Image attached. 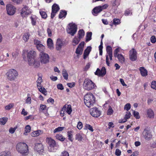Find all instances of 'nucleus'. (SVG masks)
I'll return each mask as SVG.
<instances>
[{"instance_id":"1","label":"nucleus","mask_w":156,"mask_h":156,"mask_svg":"<svg viewBox=\"0 0 156 156\" xmlns=\"http://www.w3.org/2000/svg\"><path fill=\"white\" fill-rule=\"evenodd\" d=\"M17 151L22 155H27L29 154L28 146L27 144L23 142H19L16 145Z\"/></svg>"},{"instance_id":"2","label":"nucleus","mask_w":156,"mask_h":156,"mask_svg":"<svg viewBox=\"0 0 156 156\" xmlns=\"http://www.w3.org/2000/svg\"><path fill=\"white\" fill-rule=\"evenodd\" d=\"M84 101L85 105L88 107H91L95 102V98L91 93L86 94L84 96Z\"/></svg>"},{"instance_id":"3","label":"nucleus","mask_w":156,"mask_h":156,"mask_svg":"<svg viewBox=\"0 0 156 156\" xmlns=\"http://www.w3.org/2000/svg\"><path fill=\"white\" fill-rule=\"evenodd\" d=\"M36 55V52L33 50L28 51L27 50H25L23 52V58L25 60L26 58V57L27 56V61L28 63L32 61L34 59V57Z\"/></svg>"},{"instance_id":"4","label":"nucleus","mask_w":156,"mask_h":156,"mask_svg":"<svg viewBox=\"0 0 156 156\" xmlns=\"http://www.w3.org/2000/svg\"><path fill=\"white\" fill-rule=\"evenodd\" d=\"M84 88L88 90H92L96 87L95 84L91 80L89 79H86L83 83Z\"/></svg>"},{"instance_id":"5","label":"nucleus","mask_w":156,"mask_h":156,"mask_svg":"<svg viewBox=\"0 0 156 156\" xmlns=\"http://www.w3.org/2000/svg\"><path fill=\"white\" fill-rule=\"evenodd\" d=\"M8 79L10 80H14L18 76V72L14 69H9L6 74Z\"/></svg>"},{"instance_id":"6","label":"nucleus","mask_w":156,"mask_h":156,"mask_svg":"<svg viewBox=\"0 0 156 156\" xmlns=\"http://www.w3.org/2000/svg\"><path fill=\"white\" fill-rule=\"evenodd\" d=\"M107 52L106 57V63L108 66H110V62L112 60V48L110 46H108L106 48Z\"/></svg>"},{"instance_id":"7","label":"nucleus","mask_w":156,"mask_h":156,"mask_svg":"<svg viewBox=\"0 0 156 156\" xmlns=\"http://www.w3.org/2000/svg\"><path fill=\"white\" fill-rule=\"evenodd\" d=\"M39 59L42 64H46L48 63L49 61V55L44 52H40L39 54Z\"/></svg>"},{"instance_id":"8","label":"nucleus","mask_w":156,"mask_h":156,"mask_svg":"<svg viewBox=\"0 0 156 156\" xmlns=\"http://www.w3.org/2000/svg\"><path fill=\"white\" fill-rule=\"evenodd\" d=\"M77 31V26L75 24L70 23L69 24L67 29V32L72 36L74 35Z\"/></svg>"},{"instance_id":"9","label":"nucleus","mask_w":156,"mask_h":156,"mask_svg":"<svg viewBox=\"0 0 156 156\" xmlns=\"http://www.w3.org/2000/svg\"><path fill=\"white\" fill-rule=\"evenodd\" d=\"M46 141L49 145V150L50 152L54 151V148L56 147V144L54 140L51 137H47L46 139Z\"/></svg>"},{"instance_id":"10","label":"nucleus","mask_w":156,"mask_h":156,"mask_svg":"<svg viewBox=\"0 0 156 156\" xmlns=\"http://www.w3.org/2000/svg\"><path fill=\"white\" fill-rule=\"evenodd\" d=\"M7 14L10 16L13 15L16 11V8L12 4H8L6 5Z\"/></svg>"},{"instance_id":"11","label":"nucleus","mask_w":156,"mask_h":156,"mask_svg":"<svg viewBox=\"0 0 156 156\" xmlns=\"http://www.w3.org/2000/svg\"><path fill=\"white\" fill-rule=\"evenodd\" d=\"M34 44L36 45L37 49L39 51L41 52H44L45 49V47L41 44L40 41L37 39H34Z\"/></svg>"},{"instance_id":"12","label":"nucleus","mask_w":156,"mask_h":156,"mask_svg":"<svg viewBox=\"0 0 156 156\" xmlns=\"http://www.w3.org/2000/svg\"><path fill=\"white\" fill-rule=\"evenodd\" d=\"M108 4H105L102 6H99L95 7L92 11V13L94 15H95L101 11L102 10L106 9L108 7Z\"/></svg>"},{"instance_id":"13","label":"nucleus","mask_w":156,"mask_h":156,"mask_svg":"<svg viewBox=\"0 0 156 156\" xmlns=\"http://www.w3.org/2000/svg\"><path fill=\"white\" fill-rule=\"evenodd\" d=\"M31 12L28 7L25 6L21 10L20 15L23 17H26Z\"/></svg>"},{"instance_id":"14","label":"nucleus","mask_w":156,"mask_h":156,"mask_svg":"<svg viewBox=\"0 0 156 156\" xmlns=\"http://www.w3.org/2000/svg\"><path fill=\"white\" fill-rule=\"evenodd\" d=\"M143 136L146 140H149L152 138V135L150 130L145 129L143 132Z\"/></svg>"},{"instance_id":"15","label":"nucleus","mask_w":156,"mask_h":156,"mask_svg":"<svg viewBox=\"0 0 156 156\" xmlns=\"http://www.w3.org/2000/svg\"><path fill=\"white\" fill-rule=\"evenodd\" d=\"M91 115L95 117H99L101 114V112L96 107L91 108L90 110Z\"/></svg>"},{"instance_id":"16","label":"nucleus","mask_w":156,"mask_h":156,"mask_svg":"<svg viewBox=\"0 0 156 156\" xmlns=\"http://www.w3.org/2000/svg\"><path fill=\"white\" fill-rule=\"evenodd\" d=\"M59 7L58 5L56 4H54L52 6V12L51 14V18H53L55 16L56 13L58 11Z\"/></svg>"},{"instance_id":"17","label":"nucleus","mask_w":156,"mask_h":156,"mask_svg":"<svg viewBox=\"0 0 156 156\" xmlns=\"http://www.w3.org/2000/svg\"><path fill=\"white\" fill-rule=\"evenodd\" d=\"M129 58L132 61H134L137 58V52L136 50L133 48L129 51Z\"/></svg>"},{"instance_id":"18","label":"nucleus","mask_w":156,"mask_h":156,"mask_svg":"<svg viewBox=\"0 0 156 156\" xmlns=\"http://www.w3.org/2000/svg\"><path fill=\"white\" fill-rule=\"evenodd\" d=\"M106 73V69L105 67H102L101 70L99 68H98L95 73V74L98 76H103Z\"/></svg>"},{"instance_id":"19","label":"nucleus","mask_w":156,"mask_h":156,"mask_svg":"<svg viewBox=\"0 0 156 156\" xmlns=\"http://www.w3.org/2000/svg\"><path fill=\"white\" fill-rule=\"evenodd\" d=\"M64 43L60 39H58L56 43V49L57 51H60Z\"/></svg>"},{"instance_id":"20","label":"nucleus","mask_w":156,"mask_h":156,"mask_svg":"<svg viewBox=\"0 0 156 156\" xmlns=\"http://www.w3.org/2000/svg\"><path fill=\"white\" fill-rule=\"evenodd\" d=\"M30 66H33L34 68H38L40 66V62L37 60L34 59L32 61L28 63Z\"/></svg>"},{"instance_id":"21","label":"nucleus","mask_w":156,"mask_h":156,"mask_svg":"<svg viewBox=\"0 0 156 156\" xmlns=\"http://www.w3.org/2000/svg\"><path fill=\"white\" fill-rule=\"evenodd\" d=\"M34 149L39 153L42 152L43 151L42 144L40 143L36 144L35 145Z\"/></svg>"},{"instance_id":"22","label":"nucleus","mask_w":156,"mask_h":156,"mask_svg":"<svg viewBox=\"0 0 156 156\" xmlns=\"http://www.w3.org/2000/svg\"><path fill=\"white\" fill-rule=\"evenodd\" d=\"M131 115V114L129 112H126L124 118L122 120H119V122L120 123H124L126 122L127 120L130 118Z\"/></svg>"},{"instance_id":"23","label":"nucleus","mask_w":156,"mask_h":156,"mask_svg":"<svg viewBox=\"0 0 156 156\" xmlns=\"http://www.w3.org/2000/svg\"><path fill=\"white\" fill-rule=\"evenodd\" d=\"M147 117L151 119H153L154 117V113L153 111L151 108L147 110Z\"/></svg>"},{"instance_id":"24","label":"nucleus","mask_w":156,"mask_h":156,"mask_svg":"<svg viewBox=\"0 0 156 156\" xmlns=\"http://www.w3.org/2000/svg\"><path fill=\"white\" fill-rule=\"evenodd\" d=\"M48 48L51 50L54 49V44L52 40L50 38H48L47 41Z\"/></svg>"},{"instance_id":"25","label":"nucleus","mask_w":156,"mask_h":156,"mask_svg":"<svg viewBox=\"0 0 156 156\" xmlns=\"http://www.w3.org/2000/svg\"><path fill=\"white\" fill-rule=\"evenodd\" d=\"M63 110H65L68 114L70 115L72 111L70 105H65L63 107Z\"/></svg>"},{"instance_id":"26","label":"nucleus","mask_w":156,"mask_h":156,"mask_svg":"<svg viewBox=\"0 0 156 156\" xmlns=\"http://www.w3.org/2000/svg\"><path fill=\"white\" fill-rule=\"evenodd\" d=\"M43 133V131L41 130H38L34 131L31 133V135L32 137H36L39 136Z\"/></svg>"},{"instance_id":"27","label":"nucleus","mask_w":156,"mask_h":156,"mask_svg":"<svg viewBox=\"0 0 156 156\" xmlns=\"http://www.w3.org/2000/svg\"><path fill=\"white\" fill-rule=\"evenodd\" d=\"M117 58L119 62L122 64H123L125 62V58L124 56L121 54L118 55L115 57Z\"/></svg>"},{"instance_id":"28","label":"nucleus","mask_w":156,"mask_h":156,"mask_svg":"<svg viewBox=\"0 0 156 156\" xmlns=\"http://www.w3.org/2000/svg\"><path fill=\"white\" fill-rule=\"evenodd\" d=\"M91 48L89 46L87 47V48L85 50L83 53V58L85 59L87 57L88 55L90 52L91 51Z\"/></svg>"},{"instance_id":"29","label":"nucleus","mask_w":156,"mask_h":156,"mask_svg":"<svg viewBox=\"0 0 156 156\" xmlns=\"http://www.w3.org/2000/svg\"><path fill=\"white\" fill-rule=\"evenodd\" d=\"M38 90L42 94L45 95L47 94V91L41 85L37 86Z\"/></svg>"},{"instance_id":"30","label":"nucleus","mask_w":156,"mask_h":156,"mask_svg":"<svg viewBox=\"0 0 156 156\" xmlns=\"http://www.w3.org/2000/svg\"><path fill=\"white\" fill-rule=\"evenodd\" d=\"M140 70L141 75L143 76H145L147 74V71L143 67H141L140 68Z\"/></svg>"},{"instance_id":"31","label":"nucleus","mask_w":156,"mask_h":156,"mask_svg":"<svg viewBox=\"0 0 156 156\" xmlns=\"http://www.w3.org/2000/svg\"><path fill=\"white\" fill-rule=\"evenodd\" d=\"M30 19L31 20V23L32 25L34 26L36 24L37 18L35 16H32Z\"/></svg>"},{"instance_id":"32","label":"nucleus","mask_w":156,"mask_h":156,"mask_svg":"<svg viewBox=\"0 0 156 156\" xmlns=\"http://www.w3.org/2000/svg\"><path fill=\"white\" fill-rule=\"evenodd\" d=\"M24 132L23 133L24 135H27L28 133L30 132L31 130V127L29 125L26 126L24 129Z\"/></svg>"},{"instance_id":"33","label":"nucleus","mask_w":156,"mask_h":156,"mask_svg":"<svg viewBox=\"0 0 156 156\" xmlns=\"http://www.w3.org/2000/svg\"><path fill=\"white\" fill-rule=\"evenodd\" d=\"M62 76L65 79L67 80L68 79V74L67 71L65 69H63L62 71Z\"/></svg>"},{"instance_id":"34","label":"nucleus","mask_w":156,"mask_h":156,"mask_svg":"<svg viewBox=\"0 0 156 156\" xmlns=\"http://www.w3.org/2000/svg\"><path fill=\"white\" fill-rule=\"evenodd\" d=\"M80 40V39L79 38L77 37H75L72 41L73 45L75 46L79 42Z\"/></svg>"},{"instance_id":"35","label":"nucleus","mask_w":156,"mask_h":156,"mask_svg":"<svg viewBox=\"0 0 156 156\" xmlns=\"http://www.w3.org/2000/svg\"><path fill=\"white\" fill-rule=\"evenodd\" d=\"M78 38L81 39L84 36V31L83 30H80L78 31Z\"/></svg>"},{"instance_id":"36","label":"nucleus","mask_w":156,"mask_h":156,"mask_svg":"<svg viewBox=\"0 0 156 156\" xmlns=\"http://www.w3.org/2000/svg\"><path fill=\"white\" fill-rule=\"evenodd\" d=\"M30 36V34L28 33H25L24 34L23 36V38L25 42H27L28 41Z\"/></svg>"},{"instance_id":"37","label":"nucleus","mask_w":156,"mask_h":156,"mask_svg":"<svg viewBox=\"0 0 156 156\" xmlns=\"http://www.w3.org/2000/svg\"><path fill=\"white\" fill-rule=\"evenodd\" d=\"M56 139L62 141H64L65 138L60 134H57L56 136Z\"/></svg>"},{"instance_id":"38","label":"nucleus","mask_w":156,"mask_h":156,"mask_svg":"<svg viewBox=\"0 0 156 156\" xmlns=\"http://www.w3.org/2000/svg\"><path fill=\"white\" fill-rule=\"evenodd\" d=\"M84 129L85 130L88 129L89 130L92 132L94 131L93 127L91 125L87 124H86L85 125Z\"/></svg>"},{"instance_id":"39","label":"nucleus","mask_w":156,"mask_h":156,"mask_svg":"<svg viewBox=\"0 0 156 156\" xmlns=\"http://www.w3.org/2000/svg\"><path fill=\"white\" fill-rule=\"evenodd\" d=\"M92 33L91 32H87L86 36V41L87 42L91 39Z\"/></svg>"},{"instance_id":"40","label":"nucleus","mask_w":156,"mask_h":156,"mask_svg":"<svg viewBox=\"0 0 156 156\" xmlns=\"http://www.w3.org/2000/svg\"><path fill=\"white\" fill-rule=\"evenodd\" d=\"M8 119V118L6 117L0 119V124L4 125L7 122Z\"/></svg>"},{"instance_id":"41","label":"nucleus","mask_w":156,"mask_h":156,"mask_svg":"<svg viewBox=\"0 0 156 156\" xmlns=\"http://www.w3.org/2000/svg\"><path fill=\"white\" fill-rule=\"evenodd\" d=\"M14 106V104L13 103H10L6 106L5 107V110H9L12 108Z\"/></svg>"},{"instance_id":"42","label":"nucleus","mask_w":156,"mask_h":156,"mask_svg":"<svg viewBox=\"0 0 156 156\" xmlns=\"http://www.w3.org/2000/svg\"><path fill=\"white\" fill-rule=\"evenodd\" d=\"M64 128L65 127H58L54 130L53 132L55 133L61 131L64 129Z\"/></svg>"},{"instance_id":"43","label":"nucleus","mask_w":156,"mask_h":156,"mask_svg":"<svg viewBox=\"0 0 156 156\" xmlns=\"http://www.w3.org/2000/svg\"><path fill=\"white\" fill-rule=\"evenodd\" d=\"M26 103L27 104H30L31 103V99L29 94H27V97L25 101Z\"/></svg>"},{"instance_id":"44","label":"nucleus","mask_w":156,"mask_h":156,"mask_svg":"<svg viewBox=\"0 0 156 156\" xmlns=\"http://www.w3.org/2000/svg\"><path fill=\"white\" fill-rule=\"evenodd\" d=\"M73 132L71 131H69L67 132V135L69 139L72 141H73L72 136H73Z\"/></svg>"},{"instance_id":"45","label":"nucleus","mask_w":156,"mask_h":156,"mask_svg":"<svg viewBox=\"0 0 156 156\" xmlns=\"http://www.w3.org/2000/svg\"><path fill=\"white\" fill-rule=\"evenodd\" d=\"M121 50V49L119 47H118L115 50L114 52V55L115 57L120 54H119L118 53Z\"/></svg>"},{"instance_id":"46","label":"nucleus","mask_w":156,"mask_h":156,"mask_svg":"<svg viewBox=\"0 0 156 156\" xmlns=\"http://www.w3.org/2000/svg\"><path fill=\"white\" fill-rule=\"evenodd\" d=\"M83 51V48L78 47L76 49V53L79 55H81Z\"/></svg>"},{"instance_id":"47","label":"nucleus","mask_w":156,"mask_h":156,"mask_svg":"<svg viewBox=\"0 0 156 156\" xmlns=\"http://www.w3.org/2000/svg\"><path fill=\"white\" fill-rule=\"evenodd\" d=\"M66 15V12L65 11H61L59 14V18H60L65 17Z\"/></svg>"},{"instance_id":"48","label":"nucleus","mask_w":156,"mask_h":156,"mask_svg":"<svg viewBox=\"0 0 156 156\" xmlns=\"http://www.w3.org/2000/svg\"><path fill=\"white\" fill-rule=\"evenodd\" d=\"M42 82V80L41 77L39 76L38 77L37 80V86H39L41 85V83Z\"/></svg>"},{"instance_id":"49","label":"nucleus","mask_w":156,"mask_h":156,"mask_svg":"<svg viewBox=\"0 0 156 156\" xmlns=\"http://www.w3.org/2000/svg\"><path fill=\"white\" fill-rule=\"evenodd\" d=\"M130 104L129 103H128L125 105L124 109L125 110L128 111L130 109Z\"/></svg>"},{"instance_id":"50","label":"nucleus","mask_w":156,"mask_h":156,"mask_svg":"<svg viewBox=\"0 0 156 156\" xmlns=\"http://www.w3.org/2000/svg\"><path fill=\"white\" fill-rule=\"evenodd\" d=\"M40 13L42 18H46L47 17V14L45 12L40 11Z\"/></svg>"},{"instance_id":"51","label":"nucleus","mask_w":156,"mask_h":156,"mask_svg":"<svg viewBox=\"0 0 156 156\" xmlns=\"http://www.w3.org/2000/svg\"><path fill=\"white\" fill-rule=\"evenodd\" d=\"M151 87L152 89L156 90V81H153L152 82Z\"/></svg>"},{"instance_id":"52","label":"nucleus","mask_w":156,"mask_h":156,"mask_svg":"<svg viewBox=\"0 0 156 156\" xmlns=\"http://www.w3.org/2000/svg\"><path fill=\"white\" fill-rule=\"evenodd\" d=\"M113 112L112 109L111 107H110L107 111V114L108 115H111L112 114Z\"/></svg>"},{"instance_id":"53","label":"nucleus","mask_w":156,"mask_h":156,"mask_svg":"<svg viewBox=\"0 0 156 156\" xmlns=\"http://www.w3.org/2000/svg\"><path fill=\"white\" fill-rule=\"evenodd\" d=\"M134 116L137 119H139L140 118L139 114L138 112L136 111H133Z\"/></svg>"},{"instance_id":"54","label":"nucleus","mask_w":156,"mask_h":156,"mask_svg":"<svg viewBox=\"0 0 156 156\" xmlns=\"http://www.w3.org/2000/svg\"><path fill=\"white\" fill-rule=\"evenodd\" d=\"M76 139L78 141H81L82 139V137L81 135L80 134H77L76 135Z\"/></svg>"},{"instance_id":"55","label":"nucleus","mask_w":156,"mask_h":156,"mask_svg":"<svg viewBox=\"0 0 156 156\" xmlns=\"http://www.w3.org/2000/svg\"><path fill=\"white\" fill-rule=\"evenodd\" d=\"M121 152L120 150L118 149H117L115 150V154L117 156H119L121 154Z\"/></svg>"},{"instance_id":"56","label":"nucleus","mask_w":156,"mask_h":156,"mask_svg":"<svg viewBox=\"0 0 156 156\" xmlns=\"http://www.w3.org/2000/svg\"><path fill=\"white\" fill-rule=\"evenodd\" d=\"M77 127L79 129H81L83 127V124L81 122H78Z\"/></svg>"},{"instance_id":"57","label":"nucleus","mask_w":156,"mask_h":156,"mask_svg":"<svg viewBox=\"0 0 156 156\" xmlns=\"http://www.w3.org/2000/svg\"><path fill=\"white\" fill-rule=\"evenodd\" d=\"M47 32L48 36L49 37H51L52 36V32L51 30L49 28H48L47 30Z\"/></svg>"},{"instance_id":"58","label":"nucleus","mask_w":156,"mask_h":156,"mask_svg":"<svg viewBox=\"0 0 156 156\" xmlns=\"http://www.w3.org/2000/svg\"><path fill=\"white\" fill-rule=\"evenodd\" d=\"M113 22L115 24L118 25L120 23V20L119 19H115L113 20Z\"/></svg>"},{"instance_id":"59","label":"nucleus","mask_w":156,"mask_h":156,"mask_svg":"<svg viewBox=\"0 0 156 156\" xmlns=\"http://www.w3.org/2000/svg\"><path fill=\"white\" fill-rule=\"evenodd\" d=\"M151 41L153 43H155L156 42V39L154 36H153L151 38Z\"/></svg>"},{"instance_id":"60","label":"nucleus","mask_w":156,"mask_h":156,"mask_svg":"<svg viewBox=\"0 0 156 156\" xmlns=\"http://www.w3.org/2000/svg\"><path fill=\"white\" fill-rule=\"evenodd\" d=\"M61 156H69V153L66 151L62 152Z\"/></svg>"},{"instance_id":"61","label":"nucleus","mask_w":156,"mask_h":156,"mask_svg":"<svg viewBox=\"0 0 156 156\" xmlns=\"http://www.w3.org/2000/svg\"><path fill=\"white\" fill-rule=\"evenodd\" d=\"M132 12L131 11L129 10H127L125 12V15L127 16L131 15Z\"/></svg>"},{"instance_id":"62","label":"nucleus","mask_w":156,"mask_h":156,"mask_svg":"<svg viewBox=\"0 0 156 156\" xmlns=\"http://www.w3.org/2000/svg\"><path fill=\"white\" fill-rule=\"evenodd\" d=\"M119 80L121 84L123 86H126V87H128L127 85L126 84L123 79H120Z\"/></svg>"},{"instance_id":"63","label":"nucleus","mask_w":156,"mask_h":156,"mask_svg":"<svg viewBox=\"0 0 156 156\" xmlns=\"http://www.w3.org/2000/svg\"><path fill=\"white\" fill-rule=\"evenodd\" d=\"M21 114L24 116H26L27 115L28 112L25 110L24 108H23L21 112Z\"/></svg>"},{"instance_id":"64","label":"nucleus","mask_w":156,"mask_h":156,"mask_svg":"<svg viewBox=\"0 0 156 156\" xmlns=\"http://www.w3.org/2000/svg\"><path fill=\"white\" fill-rule=\"evenodd\" d=\"M0 156H11L9 153L3 152Z\"/></svg>"}]
</instances>
